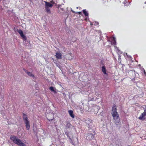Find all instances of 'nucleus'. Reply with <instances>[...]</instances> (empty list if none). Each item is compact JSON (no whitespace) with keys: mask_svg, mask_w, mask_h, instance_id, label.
<instances>
[{"mask_svg":"<svg viewBox=\"0 0 146 146\" xmlns=\"http://www.w3.org/2000/svg\"><path fill=\"white\" fill-rule=\"evenodd\" d=\"M111 114L113 117V122L117 124L120 121L119 115L116 111V107L113 106L112 108Z\"/></svg>","mask_w":146,"mask_h":146,"instance_id":"obj_1","label":"nucleus"},{"mask_svg":"<svg viewBox=\"0 0 146 146\" xmlns=\"http://www.w3.org/2000/svg\"><path fill=\"white\" fill-rule=\"evenodd\" d=\"M10 138L11 140L13 141L14 143L19 146H26L25 144L16 137L11 136Z\"/></svg>","mask_w":146,"mask_h":146,"instance_id":"obj_2","label":"nucleus"},{"mask_svg":"<svg viewBox=\"0 0 146 146\" xmlns=\"http://www.w3.org/2000/svg\"><path fill=\"white\" fill-rule=\"evenodd\" d=\"M15 32H18L19 33L22 38L25 40L27 39L26 36L24 35L23 32L20 29H15Z\"/></svg>","mask_w":146,"mask_h":146,"instance_id":"obj_3","label":"nucleus"},{"mask_svg":"<svg viewBox=\"0 0 146 146\" xmlns=\"http://www.w3.org/2000/svg\"><path fill=\"white\" fill-rule=\"evenodd\" d=\"M146 116V110H144V112L142 113L139 117L138 119L141 120H144L145 119V116Z\"/></svg>","mask_w":146,"mask_h":146,"instance_id":"obj_4","label":"nucleus"},{"mask_svg":"<svg viewBox=\"0 0 146 146\" xmlns=\"http://www.w3.org/2000/svg\"><path fill=\"white\" fill-rule=\"evenodd\" d=\"M94 136L91 133H89L87 134L86 136V139L88 140H90L93 139Z\"/></svg>","mask_w":146,"mask_h":146,"instance_id":"obj_5","label":"nucleus"},{"mask_svg":"<svg viewBox=\"0 0 146 146\" xmlns=\"http://www.w3.org/2000/svg\"><path fill=\"white\" fill-rule=\"evenodd\" d=\"M56 58L58 59H60L62 58V54L60 53L57 52L56 54Z\"/></svg>","mask_w":146,"mask_h":146,"instance_id":"obj_6","label":"nucleus"},{"mask_svg":"<svg viewBox=\"0 0 146 146\" xmlns=\"http://www.w3.org/2000/svg\"><path fill=\"white\" fill-rule=\"evenodd\" d=\"M49 89L51 91L53 92L54 93H56L57 92V90L55 88L53 87H50L49 88Z\"/></svg>","mask_w":146,"mask_h":146,"instance_id":"obj_7","label":"nucleus"},{"mask_svg":"<svg viewBox=\"0 0 146 146\" xmlns=\"http://www.w3.org/2000/svg\"><path fill=\"white\" fill-rule=\"evenodd\" d=\"M93 109L95 110V113L98 112V111L100 109V107L99 106H96L93 107Z\"/></svg>","mask_w":146,"mask_h":146,"instance_id":"obj_8","label":"nucleus"},{"mask_svg":"<svg viewBox=\"0 0 146 146\" xmlns=\"http://www.w3.org/2000/svg\"><path fill=\"white\" fill-rule=\"evenodd\" d=\"M25 122L27 129L29 130L30 127L29 122L28 121H26Z\"/></svg>","mask_w":146,"mask_h":146,"instance_id":"obj_9","label":"nucleus"},{"mask_svg":"<svg viewBox=\"0 0 146 146\" xmlns=\"http://www.w3.org/2000/svg\"><path fill=\"white\" fill-rule=\"evenodd\" d=\"M68 113L70 116L73 118H74V115L73 113V111L72 110H70L68 111Z\"/></svg>","mask_w":146,"mask_h":146,"instance_id":"obj_10","label":"nucleus"},{"mask_svg":"<svg viewBox=\"0 0 146 146\" xmlns=\"http://www.w3.org/2000/svg\"><path fill=\"white\" fill-rule=\"evenodd\" d=\"M45 6L48 7H51L52 6V5L49 3L45 2Z\"/></svg>","mask_w":146,"mask_h":146,"instance_id":"obj_11","label":"nucleus"},{"mask_svg":"<svg viewBox=\"0 0 146 146\" xmlns=\"http://www.w3.org/2000/svg\"><path fill=\"white\" fill-rule=\"evenodd\" d=\"M26 72L28 74L29 76L31 77L34 78V75L31 72H28L27 71H26Z\"/></svg>","mask_w":146,"mask_h":146,"instance_id":"obj_12","label":"nucleus"},{"mask_svg":"<svg viewBox=\"0 0 146 146\" xmlns=\"http://www.w3.org/2000/svg\"><path fill=\"white\" fill-rule=\"evenodd\" d=\"M102 72L104 73V74H106V69L105 68V66H103L102 67Z\"/></svg>","mask_w":146,"mask_h":146,"instance_id":"obj_13","label":"nucleus"},{"mask_svg":"<svg viewBox=\"0 0 146 146\" xmlns=\"http://www.w3.org/2000/svg\"><path fill=\"white\" fill-rule=\"evenodd\" d=\"M71 126V125L70 123L69 122L67 123L66 125V128H69Z\"/></svg>","mask_w":146,"mask_h":146,"instance_id":"obj_14","label":"nucleus"},{"mask_svg":"<svg viewBox=\"0 0 146 146\" xmlns=\"http://www.w3.org/2000/svg\"><path fill=\"white\" fill-rule=\"evenodd\" d=\"M83 13L86 16H88V13L86 10H83Z\"/></svg>","mask_w":146,"mask_h":146,"instance_id":"obj_15","label":"nucleus"},{"mask_svg":"<svg viewBox=\"0 0 146 146\" xmlns=\"http://www.w3.org/2000/svg\"><path fill=\"white\" fill-rule=\"evenodd\" d=\"M116 42L115 41V38L114 37H113V40L112 42V44L115 46L116 45Z\"/></svg>","mask_w":146,"mask_h":146,"instance_id":"obj_16","label":"nucleus"},{"mask_svg":"<svg viewBox=\"0 0 146 146\" xmlns=\"http://www.w3.org/2000/svg\"><path fill=\"white\" fill-rule=\"evenodd\" d=\"M23 119L25 122H26V121H28L27 120V117L26 115H24L23 116Z\"/></svg>","mask_w":146,"mask_h":146,"instance_id":"obj_17","label":"nucleus"},{"mask_svg":"<svg viewBox=\"0 0 146 146\" xmlns=\"http://www.w3.org/2000/svg\"><path fill=\"white\" fill-rule=\"evenodd\" d=\"M45 9L47 13H49L50 12V9L48 7H45Z\"/></svg>","mask_w":146,"mask_h":146,"instance_id":"obj_18","label":"nucleus"},{"mask_svg":"<svg viewBox=\"0 0 146 146\" xmlns=\"http://www.w3.org/2000/svg\"><path fill=\"white\" fill-rule=\"evenodd\" d=\"M78 13L80 15L81 14V12H78L77 13Z\"/></svg>","mask_w":146,"mask_h":146,"instance_id":"obj_19","label":"nucleus"},{"mask_svg":"<svg viewBox=\"0 0 146 146\" xmlns=\"http://www.w3.org/2000/svg\"><path fill=\"white\" fill-rule=\"evenodd\" d=\"M53 117H52V118L51 119H48V120H52L53 119Z\"/></svg>","mask_w":146,"mask_h":146,"instance_id":"obj_20","label":"nucleus"},{"mask_svg":"<svg viewBox=\"0 0 146 146\" xmlns=\"http://www.w3.org/2000/svg\"><path fill=\"white\" fill-rule=\"evenodd\" d=\"M49 115H53L52 114H49Z\"/></svg>","mask_w":146,"mask_h":146,"instance_id":"obj_21","label":"nucleus"},{"mask_svg":"<svg viewBox=\"0 0 146 146\" xmlns=\"http://www.w3.org/2000/svg\"><path fill=\"white\" fill-rule=\"evenodd\" d=\"M96 23V24H98V22H97Z\"/></svg>","mask_w":146,"mask_h":146,"instance_id":"obj_22","label":"nucleus"},{"mask_svg":"<svg viewBox=\"0 0 146 146\" xmlns=\"http://www.w3.org/2000/svg\"><path fill=\"white\" fill-rule=\"evenodd\" d=\"M90 24H91V25H92V23H91Z\"/></svg>","mask_w":146,"mask_h":146,"instance_id":"obj_23","label":"nucleus"},{"mask_svg":"<svg viewBox=\"0 0 146 146\" xmlns=\"http://www.w3.org/2000/svg\"><path fill=\"white\" fill-rule=\"evenodd\" d=\"M145 3H146V2H145Z\"/></svg>","mask_w":146,"mask_h":146,"instance_id":"obj_24","label":"nucleus"},{"mask_svg":"<svg viewBox=\"0 0 146 146\" xmlns=\"http://www.w3.org/2000/svg\"><path fill=\"white\" fill-rule=\"evenodd\" d=\"M144 72L145 73V71H144Z\"/></svg>","mask_w":146,"mask_h":146,"instance_id":"obj_25","label":"nucleus"}]
</instances>
